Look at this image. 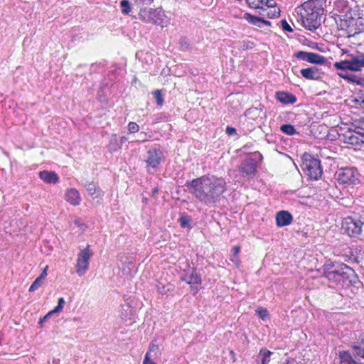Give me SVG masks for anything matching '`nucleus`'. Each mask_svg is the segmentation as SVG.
Returning <instances> with one entry per match:
<instances>
[{
  "label": "nucleus",
  "mask_w": 364,
  "mask_h": 364,
  "mask_svg": "<svg viewBox=\"0 0 364 364\" xmlns=\"http://www.w3.org/2000/svg\"><path fill=\"white\" fill-rule=\"evenodd\" d=\"M178 221L180 223V225L181 228H191V225L190 223V222H191L190 216H188L187 215H183L179 218Z\"/></svg>",
  "instance_id": "29"
},
{
  "label": "nucleus",
  "mask_w": 364,
  "mask_h": 364,
  "mask_svg": "<svg viewBox=\"0 0 364 364\" xmlns=\"http://www.w3.org/2000/svg\"><path fill=\"white\" fill-rule=\"evenodd\" d=\"M254 47H255L254 42H252V41H243L242 42V50H244L252 49Z\"/></svg>",
  "instance_id": "39"
},
{
  "label": "nucleus",
  "mask_w": 364,
  "mask_h": 364,
  "mask_svg": "<svg viewBox=\"0 0 364 364\" xmlns=\"http://www.w3.org/2000/svg\"><path fill=\"white\" fill-rule=\"evenodd\" d=\"M181 279L190 285H200L202 283L200 274L198 273L196 268H193L191 272L186 274Z\"/></svg>",
  "instance_id": "17"
},
{
  "label": "nucleus",
  "mask_w": 364,
  "mask_h": 364,
  "mask_svg": "<svg viewBox=\"0 0 364 364\" xmlns=\"http://www.w3.org/2000/svg\"><path fill=\"white\" fill-rule=\"evenodd\" d=\"M262 155L258 152L249 154L242 161L240 171L244 177L252 178L257 173V166L261 164Z\"/></svg>",
  "instance_id": "6"
},
{
  "label": "nucleus",
  "mask_w": 364,
  "mask_h": 364,
  "mask_svg": "<svg viewBox=\"0 0 364 364\" xmlns=\"http://www.w3.org/2000/svg\"><path fill=\"white\" fill-rule=\"evenodd\" d=\"M179 43L181 48H183V49H186L188 48L189 44L188 42V39L186 37L181 38L179 41Z\"/></svg>",
  "instance_id": "40"
},
{
  "label": "nucleus",
  "mask_w": 364,
  "mask_h": 364,
  "mask_svg": "<svg viewBox=\"0 0 364 364\" xmlns=\"http://www.w3.org/2000/svg\"><path fill=\"white\" fill-rule=\"evenodd\" d=\"M39 177L46 183L55 184L59 181L58 175L53 171H42L39 173Z\"/></svg>",
  "instance_id": "18"
},
{
  "label": "nucleus",
  "mask_w": 364,
  "mask_h": 364,
  "mask_svg": "<svg viewBox=\"0 0 364 364\" xmlns=\"http://www.w3.org/2000/svg\"><path fill=\"white\" fill-rule=\"evenodd\" d=\"M199 291L198 287H193V285H191V292L196 295Z\"/></svg>",
  "instance_id": "48"
},
{
  "label": "nucleus",
  "mask_w": 364,
  "mask_h": 364,
  "mask_svg": "<svg viewBox=\"0 0 364 364\" xmlns=\"http://www.w3.org/2000/svg\"><path fill=\"white\" fill-rule=\"evenodd\" d=\"M354 21V19H353V18H351V19L350 20V21L351 22V21Z\"/></svg>",
  "instance_id": "57"
},
{
  "label": "nucleus",
  "mask_w": 364,
  "mask_h": 364,
  "mask_svg": "<svg viewBox=\"0 0 364 364\" xmlns=\"http://www.w3.org/2000/svg\"><path fill=\"white\" fill-rule=\"evenodd\" d=\"M293 220V216L287 210L279 211L276 215V222L278 227L289 225Z\"/></svg>",
  "instance_id": "15"
},
{
  "label": "nucleus",
  "mask_w": 364,
  "mask_h": 364,
  "mask_svg": "<svg viewBox=\"0 0 364 364\" xmlns=\"http://www.w3.org/2000/svg\"><path fill=\"white\" fill-rule=\"evenodd\" d=\"M345 142L351 145L364 144V134L348 132L345 136Z\"/></svg>",
  "instance_id": "16"
},
{
  "label": "nucleus",
  "mask_w": 364,
  "mask_h": 364,
  "mask_svg": "<svg viewBox=\"0 0 364 364\" xmlns=\"http://www.w3.org/2000/svg\"><path fill=\"white\" fill-rule=\"evenodd\" d=\"M335 9L339 12L341 11H348L350 10L348 6V3L345 0H339L335 2Z\"/></svg>",
  "instance_id": "26"
},
{
  "label": "nucleus",
  "mask_w": 364,
  "mask_h": 364,
  "mask_svg": "<svg viewBox=\"0 0 364 364\" xmlns=\"http://www.w3.org/2000/svg\"><path fill=\"white\" fill-rule=\"evenodd\" d=\"M364 347V332L360 336V341H358Z\"/></svg>",
  "instance_id": "49"
},
{
  "label": "nucleus",
  "mask_w": 364,
  "mask_h": 364,
  "mask_svg": "<svg viewBox=\"0 0 364 364\" xmlns=\"http://www.w3.org/2000/svg\"><path fill=\"white\" fill-rule=\"evenodd\" d=\"M338 75L344 80L349 82H353L356 85L364 87V77L357 76L350 73V70H338Z\"/></svg>",
  "instance_id": "14"
},
{
  "label": "nucleus",
  "mask_w": 364,
  "mask_h": 364,
  "mask_svg": "<svg viewBox=\"0 0 364 364\" xmlns=\"http://www.w3.org/2000/svg\"><path fill=\"white\" fill-rule=\"evenodd\" d=\"M274 10H271L267 12V16L269 18H273L275 17H278L280 15V9L279 8H273Z\"/></svg>",
  "instance_id": "36"
},
{
  "label": "nucleus",
  "mask_w": 364,
  "mask_h": 364,
  "mask_svg": "<svg viewBox=\"0 0 364 364\" xmlns=\"http://www.w3.org/2000/svg\"><path fill=\"white\" fill-rule=\"evenodd\" d=\"M139 17L145 22L153 23L164 26V14L161 10L149 9V11L141 10Z\"/></svg>",
  "instance_id": "10"
},
{
  "label": "nucleus",
  "mask_w": 364,
  "mask_h": 364,
  "mask_svg": "<svg viewBox=\"0 0 364 364\" xmlns=\"http://www.w3.org/2000/svg\"><path fill=\"white\" fill-rule=\"evenodd\" d=\"M65 200L73 205H78L80 201L78 191L74 188L68 190L65 194Z\"/></svg>",
  "instance_id": "22"
},
{
  "label": "nucleus",
  "mask_w": 364,
  "mask_h": 364,
  "mask_svg": "<svg viewBox=\"0 0 364 364\" xmlns=\"http://www.w3.org/2000/svg\"><path fill=\"white\" fill-rule=\"evenodd\" d=\"M301 76L306 80H319L323 74L320 70L315 66L304 68L300 70Z\"/></svg>",
  "instance_id": "13"
},
{
  "label": "nucleus",
  "mask_w": 364,
  "mask_h": 364,
  "mask_svg": "<svg viewBox=\"0 0 364 364\" xmlns=\"http://www.w3.org/2000/svg\"><path fill=\"white\" fill-rule=\"evenodd\" d=\"M294 56L298 59L306 61L315 65H323L327 60L323 56L311 52L298 51L294 54Z\"/></svg>",
  "instance_id": "11"
},
{
  "label": "nucleus",
  "mask_w": 364,
  "mask_h": 364,
  "mask_svg": "<svg viewBox=\"0 0 364 364\" xmlns=\"http://www.w3.org/2000/svg\"><path fill=\"white\" fill-rule=\"evenodd\" d=\"M281 24H282V29L284 31H288V32L293 31V29L291 28V27L289 26V24L287 23V21L285 19H283L281 21Z\"/></svg>",
  "instance_id": "38"
},
{
  "label": "nucleus",
  "mask_w": 364,
  "mask_h": 364,
  "mask_svg": "<svg viewBox=\"0 0 364 364\" xmlns=\"http://www.w3.org/2000/svg\"><path fill=\"white\" fill-rule=\"evenodd\" d=\"M163 154L160 149H152L147 151L146 162L148 167L156 168L159 165Z\"/></svg>",
  "instance_id": "12"
},
{
  "label": "nucleus",
  "mask_w": 364,
  "mask_h": 364,
  "mask_svg": "<svg viewBox=\"0 0 364 364\" xmlns=\"http://www.w3.org/2000/svg\"><path fill=\"white\" fill-rule=\"evenodd\" d=\"M226 133L230 136L235 135L237 134L236 129L231 127H227Z\"/></svg>",
  "instance_id": "44"
},
{
  "label": "nucleus",
  "mask_w": 364,
  "mask_h": 364,
  "mask_svg": "<svg viewBox=\"0 0 364 364\" xmlns=\"http://www.w3.org/2000/svg\"><path fill=\"white\" fill-rule=\"evenodd\" d=\"M347 54L348 59L336 62L333 67L337 70H350V72H359L364 67V54L358 51L349 53L348 51H343Z\"/></svg>",
  "instance_id": "4"
},
{
  "label": "nucleus",
  "mask_w": 364,
  "mask_h": 364,
  "mask_svg": "<svg viewBox=\"0 0 364 364\" xmlns=\"http://www.w3.org/2000/svg\"><path fill=\"white\" fill-rule=\"evenodd\" d=\"M120 6L122 8V12L124 14H129L131 11L132 7L128 0H122L120 1Z\"/></svg>",
  "instance_id": "30"
},
{
  "label": "nucleus",
  "mask_w": 364,
  "mask_h": 364,
  "mask_svg": "<svg viewBox=\"0 0 364 364\" xmlns=\"http://www.w3.org/2000/svg\"><path fill=\"white\" fill-rule=\"evenodd\" d=\"M273 353L267 348H262L259 350L255 359L257 364H268L270 361V357Z\"/></svg>",
  "instance_id": "20"
},
{
  "label": "nucleus",
  "mask_w": 364,
  "mask_h": 364,
  "mask_svg": "<svg viewBox=\"0 0 364 364\" xmlns=\"http://www.w3.org/2000/svg\"><path fill=\"white\" fill-rule=\"evenodd\" d=\"M127 140V138L126 136H122V137L120 138V144H121V145H122L123 143H124Z\"/></svg>",
  "instance_id": "53"
},
{
  "label": "nucleus",
  "mask_w": 364,
  "mask_h": 364,
  "mask_svg": "<svg viewBox=\"0 0 364 364\" xmlns=\"http://www.w3.org/2000/svg\"><path fill=\"white\" fill-rule=\"evenodd\" d=\"M352 350L353 353L351 355H353V358L359 357L364 358V347L360 344L359 342H357L352 346Z\"/></svg>",
  "instance_id": "25"
},
{
  "label": "nucleus",
  "mask_w": 364,
  "mask_h": 364,
  "mask_svg": "<svg viewBox=\"0 0 364 364\" xmlns=\"http://www.w3.org/2000/svg\"><path fill=\"white\" fill-rule=\"evenodd\" d=\"M92 255V252L90 250V246L87 245L85 248L82 250L77 255V264L75 270L79 276H82L88 269L90 259Z\"/></svg>",
  "instance_id": "9"
},
{
  "label": "nucleus",
  "mask_w": 364,
  "mask_h": 364,
  "mask_svg": "<svg viewBox=\"0 0 364 364\" xmlns=\"http://www.w3.org/2000/svg\"><path fill=\"white\" fill-rule=\"evenodd\" d=\"M256 313L257 315L263 320L269 316L267 309L262 307L257 308Z\"/></svg>",
  "instance_id": "35"
},
{
  "label": "nucleus",
  "mask_w": 364,
  "mask_h": 364,
  "mask_svg": "<svg viewBox=\"0 0 364 364\" xmlns=\"http://www.w3.org/2000/svg\"><path fill=\"white\" fill-rule=\"evenodd\" d=\"M110 143L111 144H115L116 146H118V148H120L121 147V145H118L117 144V136L116 135H113L110 139Z\"/></svg>",
  "instance_id": "47"
},
{
  "label": "nucleus",
  "mask_w": 364,
  "mask_h": 364,
  "mask_svg": "<svg viewBox=\"0 0 364 364\" xmlns=\"http://www.w3.org/2000/svg\"><path fill=\"white\" fill-rule=\"evenodd\" d=\"M264 11H262V12H259V14H260V15H264Z\"/></svg>",
  "instance_id": "55"
},
{
  "label": "nucleus",
  "mask_w": 364,
  "mask_h": 364,
  "mask_svg": "<svg viewBox=\"0 0 364 364\" xmlns=\"http://www.w3.org/2000/svg\"><path fill=\"white\" fill-rule=\"evenodd\" d=\"M159 350V346L158 345H156V344H154V343H151L150 344L149 346V354H151V352H156ZM149 357H151V355H149Z\"/></svg>",
  "instance_id": "46"
},
{
  "label": "nucleus",
  "mask_w": 364,
  "mask_h": 364,
  "mask_svg": "<svg viewBox=\"0 0 364 364\" xmlns=\"http://www.w3.org/2000/svg\"><path fill=\"white\" fill-rule=\"evenodd\" d=\"M337 181L341 184L357 185L360 183L358 173L353 167H345L338 171Z\"/></svg>",
  "instance_id": "8"
},
{
  "label": "nucleus",
  "mask_w": 364,
  "mask_h": 364,
  "mask_svg": "<svg viewBox=\"0 0 364 364\" xmlns=\"http://www.w3.org/2000/svg\"><path fill=\"white\" fill-rule=\"evenodd\" d=\"M327 279L335 288L347 289L360 282L355 271L346 264H338L334 272H327Z\"/></svg>",
  "instance_id": "2"
},
{
  "label": "nucleus",
  "mask_w": 364,
  "mask_h": 364,
  "mask_svg": "<svg viewBox=\"0 0 364 364\" xmlns=\"http://www.w3.org/2000/svg\"><path fill=\"white\" fill-rule=\"evenodd\" d=\"M46 275H47L46 269H45L39 277H42V280L44 281Z\"/></svg>",
  "instance_id": "51"
},
{
  "label": "nucleus",
  "mask_w": 364,
  "mask_h": 364,
  "mask_svg": "<svg viewBox=\"0 0 364 364\" xmlns=\"http://www.w3.org/2000/svg\"><path fill=\"white\" fill-rule=\"evenodd\" d=\"M276 98L283 104H294L297 100L295 95L287 92H276Z\"/></svg>",
  "instance_id": "19"
},
{
  "label": "nucleus",
  "mask_w": 364,
  "mask_h": 364,
  "mask_svg": "<svg viewBox=\"0 0 364 364\" xmlns=\"http://www.w3.org/2000/svg\"><path fill=\"white\" fill-rule=\"evenodd\" d=\"M264 11H262V12H259V14H260V15H264Z\"/></svg>",
  "instance_id": "56"
},
{
  "label": "nucleus",
  "mask_w": 364,
  "mask_h": 364,
  "mask_svg": "<svg viewBox=\"0 0 364 364\" xmlns=\"http://www.w3.org/2000/svg\"><path fill=\"white\" fill-rule=\"evenodd\" d=\"M364 218L361 216H348L342 220L341 232L352 238H360L362 234Z\"/></svg>",
  "instance_id": "5"
},
{
  "label": "nucleus",
  "mask_w": 364,
  "mask_h": 364,
  "mask_svg": "<svg viewBox=\"0 0 364 364\" xmlns=\"http://www.w3.org/2000/svg\"><path fill=\"white\" fill-rule=\"evenodd\" d=\"M234 255H236L240 252V247L235 246L233 248Z\"/></svg>",
  "instance_id": "52"
},
{
  "label": "nucleus",
  "mask_w": 364,
  "mask_h": 364,
  "mask_svg": "<svg viewBox=\"0 0 364 364\" xmlns=\"http://www.w3.org/2000/svg\"><path fill=\"white\" fill-rule=\"evenodd\" d=\"M301 160V168L311 179L316 181L321 178L323 171L320 160L306 152L302 155Z\"/></svg>",
  "instance_id": "7"
},
{
  "label": "nucleus",
  "mask_w": 364,
  "mask_h": 364,
  "mask_svg": "<svg viewBox=\"0 0 364 364\" xmlns=\"http://www.w3.org/2000/svg\"><path fill=\"white\" fill-rule=\"evenodd\" d=\"M280 129L283 133L289 136H292L297 133L294 127L289 124H285L282 125Z\"/></svg>",
  "instance_id": "27"
},
{
  "label": "nucleus",
  "mask_w": 364,
  "mask_h": 364,
  "mask_svg": "<svg viewBox=\"0 0 364 364\" xmlns=\"http://www.w3.org/2000/svg\"><path fill=\"white\" fill-rule=\"evenodd\" d=\"M264 1V0H246V2L251 8L266 11L264 7L260 6V4H263Z\"/></svg>",
  "instance_id": "28"
},
{
  "label": "nucleus",
  "mask_w": 364,
  "mask_h": 364,
  "mask_svg": "<svg viewBox=\"0 0 364 364\" xmlns=\"http://www.w3.org/2000/svg\"><path fill=\"white\" fill-rule=\"evenodd\" d=\"M139 129V125L135 122H131L128 124V130L130 133H136Z\"/></svg>",
  "instance_id": "37"
},
{
  "label": "nucleus",
  "mask_w": 364,
  "mask_h": 364,
  "mask_svg": "<svg viewBox=\"0 0 364 364\" xmlns=\"http://www.w3.org/2000/svg\"><path fill=\"white\" fill-rule=\"evenodd\" d=\"M143 364H156L149 357V353H146L143 362Z\"/></svg>",
  "instance_id": "45"
},
{
  "label": "nucleus",
  "mask_w": 364,
  "mask_h": 364,
  "mask_svg": "<svg viewBox=\"0 0 364 364\" xmlns=\"http://www.w3.org/2000/svg\"><path fill=\"white\" fill-rule=\"evenodd\" d=\"M53 314L51 313V311L48 312L43 318H40V321L38 322L39 325L43 326V324L44 322L46 321V320L51 316Z\"/></svg>",
  "instance_id": "42"
},
{
  "label": "nucleus",
  "mask_w": 364,
  "mask_h": 364,
  "mask_svg": "<svg viewBox=\"0 0 364 364\" xmlns=\"http://www.w3.org/2000/svg\"><path fill=\"white\" fill-rule=\"evenodd\" d=\"M336 266L337 265L334 264L332 262L328 263V264H325L323 266V277H324L327 279V272H334V270L336 269Z\"/></svg>",
  "instance_id": "31"
},
{
  "label": "nucleus",
  "mask_w": 364,
  "mask_h": 364,
  "mask_svg": "<svg viewBox=\"0 0 364 364\" xmlns=\"http://www.w3.org/2000/svg\"><path fill=\"white\" fill-rule=\"evenodd\" d=\"M154 97L158 105L161 106L164 104V98L162 97L161 91L159 90H156L153 93Z\"/></svg>",
  "instance_id": "33"
},
{
  "label": "nucleus",
  "mask_w": 364,
  "mask_h": 364,
  "mask_svg": "<svg viewBox=\"0 0 364 364\" xmlns=\"http://www.w3.org/2000/svg\"><path fill=\"white\" fill-rule=\"evenodd\" d=\"M157 192H158V189L156 188H154V191H153V193H156Z\"/></svg>",
  "instance_id": "54"
},
{
  "label": "nucleus",
  "mask_w": 364,
  "mask_h": 364,
  "mask_svg": "<svg viewBox=\"0 0 364 364\" xmlns=\"http://www.w3.org/2000/svg\"><path fill=\"white\" fill-rule=\"evenodd\" d=\"M296 11L301 16L303 26L309 31H316L321 26L323 14V9L321 6H313L312 2L303 3L296 9Z\"/></svg>",
  "instance_id": "3"
},
{
  "label": "nucleus",
  "mask_w": 364,
  "mask_h": 364,
  "mask_svg": "<svg viewBox=\"0 0 364 364\" xmlns=\"http://www.w3.org/2000/svg\"><path fill=\"white\" fill-rule=\"evenodd\" d=\"M268 8H274L276 6V2L274 0H264L263 4Z\"/></svg>",
  "instance_id": "41"
},
{
  "label": "nucleus",
  "mask_w": 364,
  "mask_h": 364,
  "mask_svg": "<svg viewBox=\"0 0 364 364\" xmlns=\"http://www.w3.org/2000/svg\"><path fill=\"white\" fill-rule=\"evenodd\" d=\"M323 1V0H308V1H305L304 3L312 2L313 6L314 5L315 6H318V5H319L322 7Z\"/></svg>",
  "instance_id": "43"
},
{
  "label": "nucleus",
  "mask_w": 364,
  "mask_h": 364,
  "mask_svg": "<svg viewBox=\"0 0 364 364\" xmlns=\"http://www.w3.org/2000/svg\"><path fill=\"white\" fill-rule=\"evenodd\" d=\"M43 283L42 277H38L29 288V291L33 292L37 290Z\"/></svg>",
  "instance_id": "32"
},
{
  "label": "nucleus",
  "mask_w": 364,
  "mask_h": 364,
  "mask_svg": "<svg viewBox=\"0 0 364 364\" xmlns=\"http://www.w3.org/2000/svg\"><path fill=\"white\" fill-rule=\"evenodd\" d=\"M65 301L63 297L59 298L58 301V306L53 310L50 311L51 313L55 314V313H59V312L62 311L63 306L65 305Z\"/></svg>",
  "instance_id": "34"
},
{
  "label": "nucleus",
  "mask_w": 364,
  "mask_h": 364,
  "mask_svg": "<svg viewBox=\"0 0 364 364\" xmlns=\"http://www.w3.org/2000/svg\"><path fill=\"white\" fill-rule=\"evenodd\" d=\"M339 358L341 364H363L357 361L353 358L351 353L348 350L341 351L339 353Z\"/></svg>",
  "instance_id": "23"
},
{
  "label": "nucleus",
  "mask_w": 364,
  "mask_h": 364,
  "mask_svg": "<svg viewBox=\"0 0 364 364\" xmlns=\"http://www.w3.org/2000/svg\"><path fill=\"white\" fill-rule=\"evenodd\" d=\"M245 18L246 20L251 24L257 26L259 28H262L263 25L270 26L271 22L265 20L262 18L251 15L250 14H245Z\"/></svg>",
  "instance_id": "21"
},
{
  "label": "nucleus",
  "mask_w": 364,
  "mask_h": 364,
  "mask_svg": "<svg viewBox=\"0 0 364 364\" xmlns=\"http://www.w3.org/2000/svg\"><path fill=\"white\" fill-rule=\"evenodd\" d=\"M83 185L90 196L94 198H97L100 196L101 189L95 182L86 181Z\"/></svg>",
  "instance_id": "24"
},
{
  "label": "nucleus",
  "mask_w": 364,
  "mask_h": 364,
  "mask_svg": "<svg viewBox=\"0 0 364 364\" xmlns=\"http://www.w3.org/2000/svg\"><path fill=\"white\" fill-rule=\"evenodd\" d=\"M284 364H297L296 360H294V359H291V360H287V361L284 363Z\"/></svg>",
  "instance_id": "50"
},
{
  "label": "nucleus",
  "mask_w": 364,
  "mask_h": 364,
  "mask_svg": "<svg viewBox=\"0 0 364 364\" xmlns=\"http://www.w3.org/2000/svg\"><path fill=\"white\" fill-rule=\"evenodd\" d=\"M185 186L196 199L208 207L215 206L227 190L225 179L214 175H204L188 181Z\"/></svg>",
  "instance_id": "1"
}]
</instances>
